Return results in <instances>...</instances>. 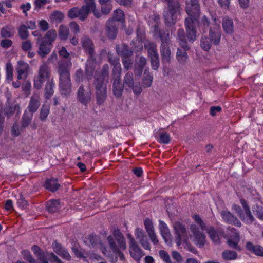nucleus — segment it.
I'll list each match as a JSON object with an SVG mask.
<instances>
[{"label": "nucleus", "mask_w": 263, "mask_h": 263, "mask_svg": "<svg viewBox=\"0 0 263 263\" xmlns=\"http://www.w3.org/2000/svg\"><path fill=\"white\" fill-rule=\"evenodd\" d=\"M177 40L181 48H178L176 59L181 64H185L188 60L186 51L190 49L187 44L183 29H179L177 31Z\"/></svg>", "instance_id": "f257e3e1"}, {"label": "nucleus", "mask_w": 263, "mask_h": 263, "mask_svg": "<svg viewBox=\"0 0 263 263\" xmlns=\"http://www.w3.org/2000/svg\"><path fill=\"white\" fill-rule=\"evenodd\" d=\"M50 76V67L47 63H43L39 67L37 74L34 77L33 87L37 90L41 89L46 80L49 79Z\"/></svg>", "instance_id": "f03ea898"}, {"label": "nucleus", "mask_w": 263, "mask_h": 263, "mask_svg": "<svg viewBox=\"0 0 263 263\" xmlns=\"http://www.w3.org/2000/svg\"><path fill=\"white\" fill-rule=\"evenodd\" d=\"M71 63L67 61L59 62L57 71L59 75V86L71 83L70 69Z\"/></svg>", "instance_id": "7ed1b4c3"}, {"label": "nucleus", "mask_w": 263, "mask_h": 263, "mask_svg": "<svg viewBox=\"0 0 263 263\" xmlns=\"http://www.w3.org/2000/svg\"><path fill=\"white\" fill-rule=\"evenodd\" d=\"M175 232V239L177 245L180 246L182 242H186L189 236L185 226L180 222H175L173 225Z\"/></svg>", "instance_id": "20e7f679"}, {"label": "nucleus", "mask_w": 263, "mask_h": 263, "mask_svg": "<svg viewBox=\"0 0 263 263\" xmlns=\"http://www.w3.org/2000/svg\"><path fill=\"white\" fill-rule=\"evenodd\" d=\"M123 84L126 89H131L134 93L139 95L142 92V87L139 82H135L134 74L130 71L127 72L123 77Z\"/></svg>", "instance_id": "39448f33"}, {"label": "nucleus", "mask_w": 263, "mask_h": 263, "mask_svg": "<svg viewBox=\"0 0 263 263\" xmlns=\"http://www.w3.org/2000/svg\"><path fill=\"white\" fill-rule=\"evenodd\" d=\"M198 17H186L185 24L186 30V37L189 42L193 43L196 39V27L198 25Z\"/></svg>", "instance_id": "423d86ee"}, {"label": "nucleus", "mask_w": 263, "mask_h": 263, "mask_svg": "<svg viewBox=\"0 0 263 263\" xmlns=\"http://www.w3.org/2000/svg\"><path fill=\"white\" fill-rule=\"evenodd\" d=\"M116 17H112L108 20L106 23V32L107 36L111 39H114L118 32V23L121 22L123 23L124 17H120L119 20L115 19Z\"/></svg>", "instance_id": "0eeeda50"}, {"label": "nucleus", "mask_w": 263, "mask_h": 263, "mask_svg": "<svg viewBox=\"0 0 263 263\" xmlns=\"http://www.w3.org/2000/svg\"><path fill=\"white\" fill-rule=\"evenodd\" d=\"M195 221L199 224L202 230H206L212 240L215 243H219V237L215 229L213 227L206 228L205 224L198 215H196L194 217Z\"/></svg>", "instance_id": "6e6552de"}, {"label": "nucleus", "mask_w": 263, "mask_h": 263, "mask_svg": "<svg viewBox=\"0 0 263 263\" xmlns=\"http://www.w3.org/2000/svg\"><path fill=\"white\" fill-rule=\"evenodd\" d=\"M91 91L89 86L88 87L87 89H84L83 85L81 86L77 92V99L78 101L83 105L87 106L91 100Z\"/></svg>", "instance_id": "1a4fd4ad"}, {"label": "nucleus", "mask_w": 263, "mask_h": 263, "mask_svg": "<svg viewBox=\"0 0 263 263\" xmlns=\"http://www.w3.org/2000/svg\"><path fill=\"white\" fill-rule=\"evenodd\" d=\"M85 5L80 9V16H86L92 12L95 16H98L94 0H85Z\"/></svg>", "instance_id": "9d476101"}, {"label": "nucleus", "mask_w": 263, "mask_h": 263, "mask_svg": "<svg viewBox=\"0 0 263 263\" xmlns=\"http://www.w3.org/2000/svg\"><path fill=\"white\" fill-rule=\"evenodd\" d=\"M240 203L243 208L244 212L240 214L241 220L247 224H251L254 220V218L250 211V208L245 199H240Z\"/></svg>", "instance_id": "9b49d317"}, {"label": "nucleus", "mask_w": 263, "mask_h": 263, "mask_svg": "<svg viewBox=\"0 0 263 263\" xmlns=\"http://www.w3.org/2000/svg\"><path fill=\"white\" fill-rule=\"evenodd\" d=\"M129 251L131 257L139 262L144 255V253L140 249L135 240H132L131 245L129 246Z\"/></svg>", "instance_id": "f8f14e48"}, {"label": "nucleus", "mask_w": 263, "mask_h": 263, "mask_svg": "<svg viewBox=\"0 0 263 263\" xmlns=\"http://www.w3.org/2000/svg\"><path fill=\"white\" fill-rule=\"evenodd\" d=\"M41 105V98L40 93L38 92H33L30 97V99L27 108L28 112H35Z\"/></svg>", "instance_id": "ddd939ff"}, {"label": "nucleus", "mask_w": 263, "mask_h": 263, "mask_svg": "<svg viewBox=\"0 0 263 263\" xmlns=\"http://www.w3.org/2000/svg\"><path fill=\"white\" fill-rule=\"evenodd\" d=\"M96 88V96L97 103L100 105L102 104L106 99L107 89L104 84L94 83Z\"/></svg>", "instance_id": "4468645a"}, {"label": "nucleus", "mask_w": 263, "mask_h": 263, "mask_svg": "<svg viewBox=\"0 0 263 263\" xmlns=\"http://www.w3.org/2000/svg\"><path fill=\"white\" fill-rule=\"evenodd\" d=\"M81 44L85 52L89 55V58H96L95 46L90 39L83 36L81 39Z\"/></svg>", "instance_id": "2eb2a0df"}, {"label": "nucleus", "mask_w": 263, "mask_h": 263, "mask_svg": "<svg viewBox=\"0 0 263 263\" xmlns=\"http://www.w3.org/2000/svg\"><path fill=\"white\" fill-rule=\"evenodd\" d=\"M190 230L195 237L196 244L200 247H203L206 242L205 234L200 232L199 228L194 224L191 225Z\"/></svg>", "instance_id": "dca6fc26"}, {"label": "nucleus", "mask_w": 263, "mask_h": 263, "mask_svg": "<svg viewBox=\"0 0 263 263\" xmlns=\"http://www.w3.org/2000/svg\"><path fill=\"white\" fill-rule=\"evenodd\" d=\"M29 65L27 63L22 60L18 61L16 67L17 79L21 80L23 78H27L29 74Z\"/></svg>", "instance_id": "f3484780"}, {"label": "nucleus", "mask_w": 263, "mask_h": 263, "mask_svg": "<svg viewBox=\"0 0 263 263\" xmlns=\"http://www.w3.org/2000/svg\"><path fill=\"white\" fill-rule=\"evenodd\" d=\"M220 215L224 222L238 227L241 226V222L236 216H234L229 211L224 210L221 211L220 212Z\"/></svg>", "instance_id": "a211bd4d"}, {"label": "nucleus", "mask_w": 263, "mask_h": 263, "mask_svg": "<svg viewBox=\"0 0 263 263\" xmlns=\"http://www.w3.org/2000/svg\"><path fill=\"white\" fill-rule=\"evenodd\" d=\"M52 248L54 252L62 258L67 260H70L71 257L67 250L62 247V246L58 243L57 241H54L52 244Z\"/></svg>", "instance_id": "6ab92c4d"}, {"label": "nucleus", "mask_w": 263, "mask_h": 263, "mask_svg": "<svg viewBox=\"0 0 263 263\" xmlns=\"http://www.w3.org/2000/svg\"><path fill=\"white\" fill-rule=\"evenodd\" d=\"M159 229L161 235L166 243H171V234L167 224L162 220H159Z\"/></svg>", "instance_id": "aec40b11"}, {"label": "nucleus", "mask_w": 263, "mask_h": 263, "mask_svg": "<svg viewBox=\"0 0 263 263\" xmlns=\"http://www.w3.org/2000/svg\"><path fill=\"white\" fill-rule=\"evenodd\" d=\"M96 58H89L85 66V72L88 80L91 79L96 69Z\"/></svg>", "instance_id": "412c9836"}, {"label": "nucleus", "mask_w": 263, "mask_h": 263, "mask_svg": "<svg viewBox=\"0 0 263 263\" xmlns=\"http://www.w3.org/2000/svg\"><path fill=\"white\" fill-rule=\"evenodd\" d=\"M124 87L121 79L112 80V92L116 97L119 98L122 96Z\"/></svg>", "instance_id": "4be33fe9"}, {"label": "nucleus", "mask_w": 263, "mask_h": 263, "mask_svg": "<svg viewBox=\"0 0 263 263\" xmlns=\"http://www.w3.org/2000/svg\"><path fill=\"white\" fill-rule=\"evenodd\" d=\"M109 67L108 64H104L101 70L100 74L96 73L95 77L94 83L104 84V81L106 78H108Z\"/></svg>", "instance_id": "5701e85b"}, {"label": "nucleus", "mask_w": 263, "mask_h": 263, "mask_svg": "<svg viewBox=\"0 0 263 263\" xmlns=\"http://www.w3.org/2000/svg\"><path fill=\"white\" fill-rule=\"evenodd\" d=\"M189 16H197L199 15L200 7L198 0H191V5L186 8Z\"/></svg>", "instance_id": "b1692460"}, {"label": "nucleus", "mask_w": 263, "mask_h": 263, "mask_svg": "<svg viewBox=\"0 0 263 263\" xmlns=\"http://www.w3.org/2000/svg\"><path fill=\"white\" fill-rule=\"evenodd\" d=\"M52 47V44L46 41L42 40L39 45L37 53L42 58L45 57L50 53Z\"/></svg>", "instance_id": "393cba45"}, {"label": "nucleus", "mask_w": 263, "mask_h": 263, "mask_svg": "<svg viewBox=\"0 0 263 263\" xmlns=\"http://www.w3.org/2000/svg\"><path fill=\"white\" fill-rule=\"evenodd\" d=\"M160 53L162 57V60L163 63L166 64L170 62L171 53L169 47V43L161 44L160 46Z\"/></svg>", "instance_id": "a878e982"}, {"label": "nucleus", "mask_w": 263, "mask_h": 263, "mask_svg": "<svg viewBox=\"0 0 263 263\" xmlns=\"http://www.w3.org/2000/svg\"><path fill=\"white\" fill-rule=\"evenodd\" d=\"M54 86L55 84L53 79L47 81L44 88V97L45 99L49 100L51 98L54 92Z\"/></svg>", "instance_id": "bb28decb"}, {"label": "nucleus", "mask_w": 263, "mask_h": 263, "mask_svg": "<svg viewBox=\"0 0 263 263\" xmlns=\"http://www.w3.org/2000/svg\"><path fill=\"white\" fill-rule=\"evenodd\" d=\"M107 240L109 243L110 248L112 250L113 252L116 253V254H117L121 260H125V256H124L123 253L122 252H121L120 251V250L119 249V248H118V247L115 241L113 236H110V235L108 236Z\"/></svg>", "instance_id": "cd10ccee"}, {"label": "nucleus", "mask_w": 263, "mask_h": 263, "mask_svg": "<svg viewBox=\"0 0 263 263\" xmlns=\"http://www.w3.org/2000/svg\"><path fill=\"white\" fill-rule=\"evenodd\" d=\"M114 236L118 243V248L122 250H125L127 248L125 238L119 230H115L114 232Z\"/></svg>", "instance_id": "c85d7f7f"}, {"label": "nucleus", "mask_w": 263, "mask_h": 263, "mask_svg": "<svg viewBox=\"0 0 263 263\" xmlns=\"http://www.w3.org/2000/svg\"><path fill=\"white\" fill-rule=\"evenodd\" d=\"M31 25H21L18 28V35L22 39H26L29 36V32L27 30L28 28L33 29L35 27L34 22H30Z\"/></svg>", "instance_id": "c756f323"}, {"label": "nucleus", "mask_w": 263, "mask_h": 263, "mask_svg": "<svg viewBox=\"0 0 263 263\" xmlns=\"http://www.w3.org/2000/svg\"><path fill=\"white\" fill-rule=\"evenodd\" d=\"M116 51L118 55L122 57V59L129 58L133 54V51L129 49L128 46L125 44L116 46Z\"/></svg>", "instance_id": "7c9ffc66"}, {"label": "nucleus", "mask_w": 263, "mask_h": 263, "mask_svg": "<svg viewBox=\"0 0 263 263\" xmlns=\"http://www.w3.org/2000/svg\"><path fill=\"white\" fill-rule=\"evenodd\" d=\"M247 249L256 255L263 256V247L260 245H253L251 242H247L246 245Z\"/></svg>", "instance_id": "2f4dec72"}, {"label": "nucleus", "mask_w": 263, "mask_h": 263, "mask_svg": "<svg viewBox=\"0 0 263 263\" xmlns=\"http://www.w3.org/2000/svg\"><path fill=\"white\" fill-rule=\"evenodd\" d=\"M209 36L211 43L215 45L218 44L221 38V33L219 29L215 27L214 30H212L210 28Z\"/></svg>", "instance_id": "473e14b6"}, {"label": "nucleus", "mask_w": 263, "mask_h": 263, "mask_svg": "<svg viewBox=\"0 0 263 263\" xmlns=\"http://www.w3.org/2000/svg\"><path fill=\"white\" fill-rule=\"evenodd\" d=\"M44 186L46 189L54 192L59 189L60 184L58 183L57 179L51 178L46 180Z\"/></svg>", "instance_id": "72a5a7b5"}, {"label": "nucleus", "mask_w": 263, "mask_h": 263, "mask_svg": "<svg viewBox=\"0 0 263 263\" xmlns=\"http://www.w3.org/2000/svg\"><path fill=\"white\" fill-rule=\"evenodd\" d=\"M33 117V114L28 112L26 109L23 114L21 119V127L26 128L31 122Z\"/></svg>", "instance_id": "f704fd0d"}, {"label": "nucleus", "mask_w": 263, "mask_h": 263, "mask_svg": "<svg viewBox=\"0 0 263 263\" xmlns=\"http://www.w3.org/2000/svg\"><path fill=\"white\" fill-rule=\"evenodd\" d=\"M222 27L227 34H232L233 32V22L229 17H224L222 22Z\"/></svg>", "instance_id": "c9c22d12"}, {"label": "nucleus", "mask_w": 263, "mask_h": 263, "mask_svg": "<svg viewBox=\"0 0 263 263\" xmlns=\"http://www.w3.org/2000/svg\"><path fill=\"white\" fill-rule=\"evenodd\" d=\"M60 208V203L58 200H50L46 203V209L50 213L57 212Z\"/></svg>", "instance_id": "e433bc0d"}, {"label": "nucleus", "mask_w": 263, "mask_h": 263, "mask_svg": "<svg viewBox=\"0 0 263 263\" xmlns=\"http://www.w3.org/2000/svg\"><path fill=\"white\" fill-rule=\"evenodd\" d=\"M153 81V76L149 72L145 71L142 78V85L141 86L144 88L150 87Z\"/></svg>", "instance_id": "4c0bfd02"}, {"label": "nucleus", "mask_w": 263, "mask_h": 263, "mask_svg": "<svg viewBox=\"0 0 263 263\" xmlns=\"http://www.w3.org/2000/svg\"><path fill=\"white\" fill-rule=\"evenodd\" d=\"M145 48L147 50L148 57L156 56L158 55L157 45L153 42H147L144 45Z\"/></svg>", "instance_id": "58836bf2"}, {"label": "nucleus", "mask_w": 263, "mask_h": 263, "mask_svg": "<svg viewBox=\"0 0 263 263\" xmlns=\"http://www.w3.org/2000/svg\"><path fill=\"white\" fill-rule=\"evenodd\" d=\"M14 28L12 26H6L2 29L1 36L4 38L11 37L14 34Z\"/></svg>", "instance_id": "ea45409f"}, {"label": "nucleus", "mask_w": 263, "mask_h": 263, "mask_svg": "<svg viewBox=\"0 0 263 263\" xmlns=\"http://www.w3.org/2000/svg\"><path fill=\"white\" fill-rule=\"evenodd\" d=\"M237 253L232 250H226L222 253V257L225 260H233L237 259Z\"/></svg>", "instance_id": "a19ab883"}, {"label": "nucleus", "mask_w": 263, "mask_h": 263, "mask_svg": "<svg viewBox=\"0 0 263 263\" xmlns=\"http://www.w3.org/2000/svg\"><path fill=\"white\" fill-rule=\"evenodd\" d=\"M155 33H158L159 38L161 40V44L165 43V44L169 43V33L166 32L164 30H160L158 28H156L155 30Z\"/></svg>", "instance_id": "79ce46f5"}, {"label": "nucleus", "mask_w": 263, "mask_h": 263, "mask_svg": "<svg viewBox=\"0 0 263 263\" xmlns=\"http://www.w3.org/2000/svg\"><path fill=\"white\" fill-rule=\"evenodd\" d=\"M57 37V33L55 30L50 29L48 31L44 36V41H46L48 43L52 44L53 42L55 40Z\"/></svg>", "instance_id": "37998d69"}, {"label": "nucleus", "mask_w": 263, "mask_h": 263, "mask_svg": "<svg viewBox=\"0 0 263 263\" xmlns=\"http://www.w3.org/2000/svg\"><path fill=\"white\" fill-rule=\"evenodd\" d=\"M58 33L59 37L62 40H66L69 34V29L65 26L61 25L59 28Z\"/></svg>", "instance_id": "c03bdc74"}, {"label": "nucleus", "mask_w": 263, "mask_h": 263, "mask_svg": "<svg viewBox=\"0 0 263 263\" xmlns=\"http://www.w3.org/2000/svg\"><path fill=\"white\" fill-rule=\"evenodd\" d=\"M239 241L240 237H239L238 235H237L235 238L233 239L232 238H230L228 239L227 242L230 247L237 250L240 251L241 248L238 245V242Z\"/></svg>", "instance_id": "a18cd8bd"}, {"label": "nucleus", "mask_w": 263, "mask_h": 263, "mask_svg": "<svg viewBox=\"0 0 263 263\" xmlns=\"http://www.w3.org/2000/svg\"><path fill=\"white\" fill-rule=\"evenodd\" d=\"M13 67L10 62H8L6 65V79L8 82H11L13 79Z\"/></svg>", "instance_id": "49530a36"}, {"label": "nucleus", "mask_w": 263, "mask_h": 263, "mask_svg": "<svg viewBox=\"0 0 263 263\" xmlns=\"http://www.w3.org/2000/svg\"><path fill=\"white\" fill-rule=\"evenodd\" d=\"M50 110V106L48 104H44L41 108L40 111V119L41 121H45L48 115H49Z\"/></svg>", "instance_id": "de8ad7c7"}, {"label": "nucleus", "mask_w": 263, "mask_h": 263, "mask_svg": "<svg viewBox=\"0 0 263 263\" xmlns=\"http://www.w3.org/2000/svg\"><path fill=\"white\" fill-rule=\"evenodd\" d=\"M112 66L113 68L111 71L112 80L121 79V73L122 70L121 64H119Z\"/></svg>", "instance_id": "09e8293b"}, {"label": "nucleus", "mask_w": 263, "mask_h": 263, "mask_svg": "<svg viewBox=\"0 0 263 263\" xmlns=\"http://www.w3.org/2000/svg\"><path fill=\"white\" fill-rule=\"evenodd\" d=\"M210 38L204 36L202 37L200 40V46L202 49L205 51H208L211 47V43L210 42Z\"/></svg>", "instance_id": "8fccbe9b"}, {"label": "nucleus", "mask_w": 263, "mask_h": 263, "mask_svg": "<svg viewBox=\"0 0 263 263\" xmlns=\"http://www.w3.org/2000/svg\"><path fill=\"white\" fill-rule=\"evenodd\" d=\"M59 89L62 95L67 96L71 92V83L59 86Z\"/></svg>", "instance_id": "3c124183"}, {"label": "nucleus", "mask_w": 263, "mask_h": 263, "mask_svg": "<svg viewBox=\"0 0 263 263\" xmlns=\"http://www.w3.org/2000/svg\"><path fill=\"white\" fill-rule=\"evenodd\" d=\"M23 258L29 263H35V259L33 258L30 252L28 250H23L21 252Z\"/></svg>", "instance_id": "603ef678"}, {"label": "nucleus", "mask_w": 263, "mask_h": 263, "mask_svg": "<svg viewBox=\"0 0 263 263\" xmlns=\"http://www.w3.org/2000/svg\"><path fill=\"white\" fill-rule=\"evenodd\" d=\"M144 225L147 234L155 231L153 223L149 218H146L144 221Z\"/></svg>", "instance_id": "864d4df0"}, {"label": "nucleus", "mask_w": 263, "mask_h": 263, "mask_svg": "<svg viewBox=\"0 0 263 263\" xmlns=\"http://www.w3.org/2000/svg\"><path fill=\"white\" fill-rule=\"evenodd\" d=\"M159 142L161 143L167 144L170 141V135L166 132H161L159 134Z\"/></svg>", "instance_id": "5fc2aeb1"}, {"label": "nucleus", "mask_w": 263, "mask_h": 263, "mask_svg": "<svg viewBox=\"0 0 263 263\" xmlns=\"http://www.w3.org/2000/svg\"><path fill=\"white\" fill-rule=\"evenodd\" d=\"M72 251L77 257L79 258H84V260H86V256L85 255L84 251L82 249L72 247Z\"/></svg>", "instance_id": "6e6d98bb"}, {"label": "nucleus", "mask_w": 263, "mask_h": 263, "mask_svg": "<svg viewBox=\"0 0 263 263\" xmlns=\"http://www.w3.org/2000/svg\"><path fill=\"white\" fill-rule=\"evenodd\" d=\"M149 58L152 69L157 70L159 67V55L151 57Z\"/></svg>", "instance_id": "4d7b16f0"}, {"label": "nucleus", "mask_w": 263, "mask_h": 263, "mask_svg": "<svg viewBox=\"0 0 263 263\" xmlns=\"http://www.w3.org/2000/svg\"><path fill=\"white\" fill-rule=\"evenodd\" d=\"M22 128H23L21 127H19V125L17 122L14 123L11 128V133L12 135L18 136L21 134L22 130Z\"/></svg>", "instance_id": "13d9d810"}, {"label": "nucleus", "mask_w": 263, "mask_h": 263, "mask_svg": "<svg viewBox=\"0 0 263 263\" xmlns=\"http://www.w3.org/2000/svg\"><path fill=\"white\" fill-rule=\"evenodd\" d=\"M122 63L124 68L126 70H129L132 67L133 61L132 60L129 59L128 58H126V59H122Z\"/></svg>", "instance_id": "bf43d9fd"}, {"label": "nucleus", "mask_w": 263, "mask_h": 263, "mask_svg": "<svg viewBox=\"0 0 263 263\" xmlns=\"http://www.w3.org/2000/svg\"><path fill=\"white\" fill-rule=\"evenodd\" d=\"M159 255L166 263H172L169 254L164 250L159 251Z\"/></svg>", "instance_id": "052dcab7"}, {"label": "nucleus", "mask_w": 263, "mask_h": 263, "mask_svg": "<svg viewBox=\"0 0 263 263\" xmlns=\"http://www.w3.org/2000/svg\"><path fill=\"white\" fill-rule=\"evenodd\" d=\"M253 211L256 213V215L259 219L263 220V207L256 205L253 208Z\"/></svg>", "instance_id": "680f3d73"}, {"label": "nucleus", "mask_w": 263, "mask_h": 263, "mask_svg": "<svg viewBox=\"0 0 263 263\" xmlns=\"http://www.w3.org/2000/svg\"><path fill=\"white\" fill-rule=\"evenodd\" d=\"M48 261L54 263H63L60 258L53 253H47Z\"/></svg>", "instance_id": "e2e57ef3"}, {"label": "nucleus", "mask_w": 263, "mask_h": 263, "mask_svg": "<svg viewBox=\"0 0 263 263\" xmlns=\"http://www.w3.org/2000/svg\"><path fill=\"white\" fill-rule=\"evenodd\" d=\"M21 47L23 50L26 52L31 50L32 44L30 41L26 40L25 41L22 42L21 44Z\"/></svg>", "instance_id": "0e129e2a"}, {"label": "nucleus", "mask_w": 263, "mask_h": 263, "mask_svg": "<svg viewBox=\"0 0 263 263\" xmlns=\"http://www.w3.org/2000/svg\"><path fill=\"white\" fill-rule=\"evenodd\" d=\"M109 62L112 65H117L120 64L119 62V58L117 57L113 56L110 53H108L107 56Z\"/></svg>", "instance_id": "69168bd1"}, {"label": "nucleus", "mask_w": 263, "mask_h": 263, "mask_svg": "<svg viewBox=\"0 0 263 263\" xmlns=\"http://www.w3.org/2000/svg\"><path fill=\"white\" fill-rule=\"evenodd\" d=\"M47 253H49L47 252L45 254L44 253L41 252L39 254H37L36 257L41 261V263H49Z\"/></svg>", "instance_id": "338daca9"}, {"label": "nucleus", "mask_w": 263, "mask_h": 263, "mask_svg": "<svg viewBox=\"0 0 263 263\" xmlns=\"http://www.w3.org/2000/svg\"><path fill=\"white\" fill-rule=\"evenodd\" d=\"M135 234L136 238L139 240V241L146 237L143 230L140 228H137L135 230Z\"/></svg>", "instance_id": "774afa93"}]
</instances>
